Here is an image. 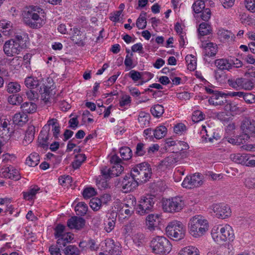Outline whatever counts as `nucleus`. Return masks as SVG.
<instances>
[{
  "mask_svg": "<svg viewBox=\"0 0 255 255\" xmlns=\"http://www.w3.org/2000/svg\"><path fill=\"white\" fill-rule=\"evenodd\" d=\"M85 224V220L80 217L73 216L68 220L67 225L70 229L79 230L82 229Z\"/></svg>",
  "mask_w": 255,
  "mask_h": 255,
  "instance_id": "obj_15",
  "label": "nucleus"
},
{
  "mask_svg": "<svg viewBox=\"0 0 255 255\" xmlns=\"http://www.w3.org/2000/svg\"><path fill=\"white\" fill-rule=\"evenodd\" d=\"M120 153L123 160H128L132 157V151L128 147H121L120 149Z\"/></svg>",
  "mask_w": 255,
  "mask_h": 255,
  "instance_id": "obj_42",
  "label": "nucleus"
},
{
  "mask_svg": "<svg viewBox=\"0 0 255 255\" xmlns=\"http://www.w3.org/2000/svg\"><path fill=\"white\" fill-rule=\"evenodd\" d=\"M185 206V200L182 197L176 196L163 199L162 201L163 209L168 213L178 212L181 211Z\"/></svg>",
  "mask_w": 255,
  "mask_h": 255,
  "instance_id": "obj_4",
  "label": "nucleus"
},
{
  "mask_svg": "<svg viewBox=\"0 0 255 255\" xmlns=\"http://www.w3.org/2000/svg\"><path fill=\"white\" fill-rule=\"evenodd\" d=\"M35 133V127L30 126L28 127L25 132L24 140L26 143H30L33 139Z\"/></svg>",
  "mask_w": 255,
  "mask_h": 255,
  "instance_id": "obj_39",
  "label": "nucleus"
},
{
  "mask_svg": "<svg viewBox=\"0 0 255 255\" xmlns=\"http://www.w3.org/2000/svg\"><path fill=\"white\" fill-rule=\"evenodd\" d=\"M40 157L37 153L33 152L30 154L26 160V163L29 166L34 167L39 162Z\"/></svg>",
  "mask_w": 255,
  "mask_h": 255,
  "instance_id": "obj_35",
  "label": "nucleus"
},
{
  "mask_svg": "<svg viewBox=\"0 0 255 255\" xmlns=\"http://www.w3.org/2000/svg\"><path fill=\"white\" fill-rule=\"evenodd\" d=\"M218 255H231L233 247L229 243L218 247Z\"/></svg>",
  "mask_w": 255,
  "mask_h": 255,
  "instance_id": "obj_34",
  "label": "nucleus"
},
{
  "mask_svg": "<svg viewBox=\"0 0 255 255\" xmlns=\"http://www.w3.org/2000/svg\"><path fill=\"white\" fill-rule=\"evenodd\" d=\"M177 255H200V252L196 247L189 246L180 250Z\"/></svg>",
  "mask_w": 255,
  "mask_h": 255,
  "instance_id": "obj_24",
  "label": "nucleus"
},
{
  "mask_svg": "<svg viewBox=\"0 0 255 255\" xmlns=\"http://www.w3.org/2000/svg\"><path fill=\"white\" fill-rule=\"evenodd\" d=\"M150 116L148 113L141 111L138 116V122L139 126L144 128L148 127L150 124Z\"/></svg>",
  "mask_w": 255,
  "mask_h": 255,
  "instance_id": "obj_23",
  "label": "nucleus"
},
{
  "mask_svg": "<svg viewBox=\"0 0 255 255\" xmlns=\"http://www.w3.org/2000/svg\"><path fill=\"white\" fill-rule=\"evenodd\" d=\"M215 64L217 67L221 70H229L232 68L231 63H230L229 61L226 59L216 60Z\"/></svg>",
  "mask_w": 255,
  "mask_h": 255,
  "instance_id": "obj_28",
  "label": "nucleus"
},
{
  "mask_svg": "<svg viewBox=\"0 0 255 255\" xmlns=\"http://www.w3.org/2000/svg\"><path fill=\"white\" fill-rule=\"evenodd\" d=\"M241 128L247 136V138L250 136H254L255 134V121L250 119L246 118L242 123Z\"/></svg>",
  "mask_w": 255,
  "mask_h": 255,
  "instance_id": "obj_12",
  "label": "nucleus"
},
{
  "mask_svg": "<svg viewBox=\"0 0 255 255\" xmlns=\"http://www.w3.org/2000/svg\"><path fill=\"white\" fill-rule=\"evenodd\" d=\"M218 38L222 42L232 41L234 35L228 30L219 28L217 32Z\"/></svg>",
  "mask_w": 255,
  "mask_h": 255,
  "instance_id": "obj_21",
  "label": "nucleus"
},
{
  "mask_svg": "<svg viewBox=\"0 0 255 255\" xmlns=\"http://www.w3.org/2000/svg\"><path fill=\"white\" fill-rule=\"evenodd\" d=\"M203 183L202 175L196 173L192 175L187 176L182 182V185L184 188L192 189L201 186Z\"/></svg>",
  "mask_w": 255,
  "mask_h": 255,
  "instance_id": "obj_8",
  "label": "nucleus"
},
{
  "mask_svg": "<svg viewBox=\"0 0 255 255\" xmlns=\"http://www.w3.org/2000/svg\"><path fill=\"white\" fill-rule=\"evenodd\" d=\"M110 162L113 164L112 168H110L111 175H113V177L121 174L124 171V167L121 164V159L117 155L115 154L111 157Z\"/></svg>",
  "mask_w": 255,
  "mask_h": 255,
  "instance_id": "obj_11",
  "label": "nucleus"
},
{
  "mask_svg": "<svg viewBox=\"0 0 255 255\" xmlns=\"http://www.w3.org/2000/svg\"><path fill=\"white\" fill-rule=\"evenodd\" d=\"M254 87V84L251 80L242 78L241 89L251 90Z\"/></svg>",
  "mask_w": 255,
  "mask_h": 255,
  "instance_id": "obj_50",
  "label": "nucleus"
},
{
  "mask_svg": "<svg viewBox=\"0 0 255 255\" xmlns=\"http://www.w3.org/2000/svg\"><path fill=\"white\" fill-rule=\"evenodd\" d=\"M75 210L78 215L83 216L86 214L88 207L85 203L79 202L75 206Z\"/></svg>",
  "mask_w": 255,
  "mask_h": 255,
  "instance_id": "obj_44",
  "label": "nucleus"
},
{
  "mask_svg": "<svg viewBox=\"0 0 255 255\" xmlns=\"http://www.w3.org/2000/svg\"><path fill=\"white\" fill-rule=\"evenodd\" d=\"M20 108L23 113L32 114L36 112L37 106L33 102H26L21 105Z\"/></svg>",
  "mask_w": 255,
  "mask_h": 255,
  "instance_id": "obj_27",
  "label": "nucleus"
},
{
  "mask_svg": "<svg viewBox=\"0 0 255 255\" xmlns=\"http://www.w3.org/2000/svg\"><path fill=\"white\" fill-rule=\"evenodd\" d=\"M242 78H238L235 79H229L228 83L229 85L237 90H241Z\"/></svg>",
  "mask_w": 255,
  "mask_h": 255,
  "instance_id": "obj_56",
  "label": "nucleus"
},
{
  "mask_svg": "<svg viewBox=\"0 0 255 255\" xmlns=\"http://www.w3.org/2000/svg\"><path fill=\"white\" fill-rule=\"evenodd\" d=\"M96 194V192L94 188L92 187L86 188L83 192V196L85 199L90 198Z\"/></svg>",
  "mask_w": 255,
  "mask_h": 255,
  "instance_id": "obj_62",
  "label": "nucleus"
},
{
  "mask_svg": "<svg viewBox=\"0 0 255 255\" xmlns=\"http://www.w3.org/2000/svg\"><path fill=\"white\" fill-rule=\"evenodd\" d=\"M185 228L180 221H173L166 228V234L170 238L178 241L183 239L185 236Z\"/></svg>",
  "mask_w": 255,
  "mask_h": 255,
  "instance_id": "obj_5",
  "label": "nucleus"
},
{
  "mask_svg": "<svg viewBox=\"0 0 255 255\" xmlns=\"http://www.w3.org/2000/svg\"><path fill=\"white\" fill-rule=\"evenodd\" d=\"M43 9L37 6L27 7L23 13L25 23L32 28H39L45 23Z\"/></svg>",
  "mask_w": 255,
  "mask_h": 255,
  "instance_id": "obj_1",
  "label": "nucleus"
},
{
  "mask_svg": "<svg viewBox=\"0 0 255 255\" xmlns=\"http://www.w3.org/2000/svg\"><path fill=\"white\" fill-rule=\"evenodd\" d=\"M167 146L170 147L174 145H182L183 147H181L180 150H182L183 149H185L188 148V145L185 142L182 141H178L177 142L174 140H171L170 139H168L166 141L165 143Z\"/></svg>",
  "mask_w": 255,
  "mask_h": 255,
  "instance_id": "obj_52",
  "label": "nucleus"
},
{
  "mask_svg": "<svg viewBox=\"0 0 255 255\" xmlns=\"http://www.w3.org/2000/svg\"><path fill=\"white\" fill-rule=\"evenodd\" d=\"M248 157V154L246 153L232 154L230 156L233 161L243 165H245L247 160L249 159Z\"/></svg>",
  "mask_w": 255,
  "mask_h": 255,
  "instance_id": "obj_26",
  "label": "nucleus"
},
{
  "mask_svg": "<svg viewBox=\"0 0 255 255\" xmlns=\"http://www.w3.org/2000/svg\"><path fill=\"white\" fill-rule=\"evenodd\" d=\"M130 174L139 183L146 182L151 177L152 174L151 168L148 163L142 162L137 164L132 168Z\"/></svg>",
  "mask_w": 255,
  "mask_h": 255,
  "instance_id": "obj_3",
  "label": "nucleus"
},
{
  "mask_svg": "<svg viewBox=\"0 0 255 255\" xmlns=\"http://www.w3.org/2000/svg\"><path fill=\"white\" fill-rule=\"evenodd\" d=\"M40 190V188L36 185L31 186L27 192H23V198L28 201L32 200Z\"/></svg>",
  "mask_w": 255,
  "mask_h": 255,
  "instance_id": "obj_29",
  "label": "nucleus"
},
{
  "mask_svg": "<svg viewBox=\"0 0 255 255\" xmlns=\"http://www.w3.org/2000/svg\"><path fill=\"white\" fill-rule=\"evenodd\" d=\"M226 93L215 92L208 100L210 104L214 106H222L226 102Z\"/></svg>",
  "mask_w": 255,
  "mask_h": 255,
  "instance_id": "obj_16",
  "label": "nucleus"
},
{
  "mask_svg": "<svg viewBox=\"0 0 255 255\" xmlns=\"http://www.w3.org/2000/svg\"><path fill=\"white\" fill-rule=\"evenodd\" d=\"M155 198L151 195L141 197L139 204L136 208V212L139 215H144L150 212L153 209Z\"/></svg>",
  "mask_w": 255,
  "mask_h": 255,
  "instance_id": "obj_7",
  "label": "nucleus"
},
{
  "mask_svg": "<svg viewBox=\"0 0 255 255\" xmlns=\"http://www.w3.org/2000/svg\"><path fill=\"white\" fill-rule=\"evenodd\" d=\"M179 160L178 153H172L161 161L158 165V168L162 169L172 166Z\"/></svg>",
  "mask_w": 255,
  "mask_h": 255,
  "instance_id": "obj_18",
  "label": "nucleus"
},
{
  "mask_svg": "<svg viewBox=\"0 0 255 255\" xmlns=\"http://www.w3.org/2000/svg\"><path fill=\"white\" fill-rule=\"evenodd\" d=\"M153 131L154 137L156 139H161L166 135L167 129L165 126H160L156 127Z\"/></svg>",
  "mask_w": 255,
  "mask_h": 255,
  "instance_id": "obj_36",
  "label": "nucleus"
},
{
  "mask_svg": "<svg viewBox=\"0 0 255 255\" xmlns=\"http://www.w3.org/2000/svg\"><path fill=\"white\" fill-rule=\"evenodd\" d=\"M212 209L215 216L218 218L225 219L231 215V210L227 205L222 204H214Z\"/></svg>",
  "mask_w": 255,
  "mask_h": 255,
  "instance_id": "obj_10",
  "label": "nucleus"
},
{
  "mask_svg": "<svg viewBox=\"0 0 255 255\" xmlns=\"http://www.w3.org/2000/svg\"><path fill=\"white\" fill-rule=\"evenodd\" d=\"M109 246H108V253L106 254L107 255H120V252L118 248L115 247L113 243H108Z\"/></svg>",
  "mask_w": 255,
  "mask_h": 255,
  "instance_id": "obj_64",
  "label": "nucleus"
},
{
  "mask_svg": "<svg viewBox=\"0 0 255 255\" xmlns=\"http://www.w3.org/2000/svg\"><path fill=\"white\" fill-rule=\"evenodd\" d=\"M64 253L66 255H79L80 251L76 246L69 245L65 248Z\"/></svg>",
  "mask_w": 255,
  "mask_h": 255,
  "instance_id": "obj_49",
  "label": "nucleus"
},
{
  "mask_svg": "<svg viewBox=\"0 0 255 255\" xmlns=\"http://www.w3.org/2000/svg\"><path fill=\"white\" fill-rule=\"evenodd\" d=\"M136 201L135 197L129 196L127 198L123 207L134 211V209H136Z\"/></svg>",
  "mask_w": 255,
  "mask_h": 255,
  "instance_id": "obj_41",
  "label": "nucleus"
},
{
  "mask_svg": "<svg viewBox=\"0 0 255 255\" xmlns=\"http://www.w3.org/2000/svg\"><path fill=\"white\" fill-rule=\"evenodd\" d=\"M158 214H149L146 219L147 229L150 231L154 230L156 221L159 219Z\"/></svg>",
  "mask_w": 255,
  "mask_h": 255,
  "instance_id": "obj_31",
  "label": "nucleus"
},
{
  "mask_svg": "<svg viewBox=\"0 0 255 255\" xmlns=\"http://www.w3.org/2000/svg\"><path fill=\"white\" fill-rule=\"evenodd\" d=\"M21 86L17 82H10L6 86V91L9 93H16L20 91Z\"/></svg>",
  "mask_w": 255,
  "mask_h": 255,
  "instance_id": "obj_40",
  "label": "nucleus"
},
{
  "mask_svg": "<svg viewBox=\"0 0 255 255\" xmlns=\"http://www.w3.org/2000/svg\"><path fill=\"white\" fill-rule=\"evenodd\" d=\"M111 216L112 217L109 218L105 222V230L107 233L111 232L115 227L116 215L113 213Z\"/></svg>",
  "mask_w": 255,
  "mask_h": 255,
  "instance_id": "obj_33",
  "label": "nucleus"
},
{
  "mask_svg": "<svg viewBox=\"0 0 255 255\" xmlns=\"http://www.w3.org/2000/svg\"><path fill=\"white\" fill-rule=\"evenodd\" d=\"M222 234L224 242L229 243L233 241L234 239V234L231 226L229 225L222 226Z\"/></svg>",
  "mask_w": 255,
  "mask_h": 255,
  "instance_id": "obj_22",
  "label": "nucleus"
},
{
  "mask_svg": "<svg viewBox=\"0 0 255 255\" xmlns=\"http://www.w3.org/2000/svg\"><path fill=\"white\" fill-rule=\"evenodd\" d=\"M188 227L189 233L192 237L200 238L208 231L209 225L204 217L198 215L190 219Z\"/></svg>",
  "mask_w": 255,
  "mask_h": 255,
  "instance_id": "obj_2",
  "label": "nucleus"
},
{
  "mask_svg": "<svg viewBox=\"0 0 255 255\" xmlns=\"http://www.w3.org/2000/svg\"><path fill=\"white\" fill-rule=\"evenodd\" d=\"M150 112L154 117H159L163 114L164 108L160 105H156L151 108Z\"/></svg>",
  "mask_w": 255,
  "mask_h": 255,
  "instance_id": "obj_51",
  "label": "nucleus"
},
{
  "mask_svg": "<svg viewBox=\"0 0 255 255\" xmlns=\"http://www.w3.org/2000/svg\"><path fill=\"white\" fill-rule=\"evenodd\" d=\"M139 183L137 180L130 174V175H126L120 184L123 192L127 193L134 189Z\"/></svg>",
  "mask_w": 255,
  "mask_h": 255,
  "instance_id": "obj_9",
  "label": "nucleus"
},
{
  "mask_svg": "<svg viewBox=\"0 0 255 255\" xmlns=\"http://www.w3.org/2000/svg\"><path fill=\"white\" fill-rule=\"evenodd\" d=\"M22 101V97L19 95H12L8 98V103L13 105L20 104Z\"/></svg>",
  "mask_w": 255,
  "mask_h": 255,
  "instance_id": "obj_54",
  "label": "nucleus"
},
{
  "mask_svg": "<svg viewBox=\"0 0 255 255\" xmlns=\"http://www.w3.org/2000/svg\"><path fill=\"white\" fill-rule=\"evenodd\" d=\"M26 38V34L24 33L16 34L14 39H12L15 43L19 44L20 48H22L25 45L24 38Z\"/></svg>",
  "mask_w": 255,
  "mask_h": 255,
  "instance_id": "obj_57",
  "label": "nucleus"
},
{
  "mask_svg": "<svg viewBox=\"0 0 255 255\" xmlns=\"http://www.w3.org/2000/svg\"><path fill=\"white\" fill-rule=\"evenodd\" d=\"M137 226L135 220H131L124 227V232L125 234H129L134 230Z\"/></svg>",
  "mask_w": 255,
  "mask_h": 255,
  "instance_id": "obj_55",
  "label": "nucleus"
},
{
  "mask_svg": "<svg viewBox=\"0 0 255 255\" xmlns=\"http://www.w3.org/2000/svg\"><path fill=\"white\" fill-rule=\"evenodd\" d=\"M91 208L94 211L99 210L102 206L101 201L98 198H92L89 203Z\"/></svg>",
  "mask_w": 255,
  "mask_h": 255,
  "instance_id": "obj_59",
  "label": "nucleus"
},
{
  "mask_svg": "<svg viewBox=\"0 0 255 255\" xmlns=\"http://www.w3.org/2000/svg\"><path fill=\"white\" fill-rule=\"evenodd\" d=\"M198 30L200 35H207L211 33L212 27L209 22H203L200 24Z\"/></svg>",
  "mask_w": 255,
  "mask_h": 255,
  "instance_id": "obj_32",
  "label": "nucleus"
},
{
  "mask_svg": "<svg viewBox=\"0 0 255 255\" xmlns=\"http://www.w3.org/2000/svg\"><path fill=\"white\" fill-rule=\"evenodd\" d=\"M201 47L204 49L205 55L209 57L214 56L218 51L217 45L213 42H202Z\"/></svg>",
  "mask_w": 255,
  "mask_h": 255,
  "instance_id": "obj_19",
  "label": "nucleus"
},
{
  "mask_svg": "<svg viewBox=\"0 0 255 255\" xmlns=\"http://www.w3.org/2000/svg\"><path fill=\"white\" fill-rule=\"evenodd\" d=\"M12 120L14 124L21 126L27 121V117L25 115L16 113L14 115Z\"/></svg>",
  "mask_w": 255,
  "mask_h": 255,
  "instance_id": "obj_43",
  "label": "nucleus"
},
{
  "mask_svg": "<svg viewBox=\"0 0 255 255\" xmlns=\"http://www.w3.org/2000/svg\"><path fill=\"white\" fill-rule=\"evenodd\" d=\"M152 251L155 254H168L171 250V244L165 237L157 236L150 243Z\"/></svg>",
  "mask_w": 255,
  "mask_h": 255,
  "instance_id": "obj_6",
  "label": "nucleus"
},
{
  "mask_svg": "<svg viewBox=\"0 0 255 255\" xmlns=\"http://www.w3.org/2000/svg\"><path fill=\"white\" fill-rule=\"evenodd\" d=\"M73 239L72 235L70 233H66L62 238H60L57 240V243L60 245H62L63 246H65L67 243L70 242Z\"/></svg>",
  "mask_w": 255,
  "mask_h": 255,
  "instance_id": "obj_48",
  "label": "nucleus"
},
{
  "mask_svg": "<svg viewBox=\"0 0 255 255\" xmlns=\"http://www.w3.org/2000/svg\"><path fill=\"white\" fill-rule=\"evenodd\" d=\"M59 182L63 186L68 187L72 183V178L69 175H64L59 178Z\"/></svg>",
  "mask_w": 255,
  "mask_h": 255,
  "instance_id": "obj_60",
  "label": "nucleus"
},
{
  "mask_svg": "<svg viewBox=\"0 0 255 255\" xmlns=\"http://www.w3.org/2000/svg\"><path fill=\"white\" fill-rule=\"evenodd\" d=\"M146 12H142L137 18L136 22V26L139 29H144L146 26Z\"/></svg>",
  "mask_w": 255,
  "mask_h": 255,
  "instance_id": "obj_47",
  "label": "nucleus"
},
{
  "mask_svg": "<svg viewBox=\"0 0 255 255\" xmlns=\"http://www.w3.org/2000/svg\"><path fill=\"white\" fill-rule=\"evenodd\" d=\"M65 227L61 224H58L54 229V236L56 238H62L65 234L64 233Z\"/></svg>",
  "mask_w": 255,
  "mask_h": 255,
  "instance_id": "obj_58",
  "label": "nucleus"
},
{
  "mask_svg": "<svg viewBox=\"0 0 255 255\" xmlns=\"http://www.w3.org/2000/svg\"><path fill=\"white\" fill-rule=\"evenodd\" d=\"M128 76L134 81L136 82L142 78V72L134 70H131L128 73Z\"/></svg>",
  "mask_w": 255,
  "mask_h": 255,
  "instance_id": "obj_63",
  "label": "nucleus"
},
{
  "mask_svg": "<svg viewBox=\"0 0 255 255\" xmlns=\"http://www.w3.org/2000/svg\"><path fill=\"white\" fill-rule=\"evenodd\" d=\"M49 128L50 126H52V131H53V136L55 138L58 137V135L60 132V127L58 120L56 119H51L48 121L47 124L46 125Z\"/></svg>",
  "mask_w": 255,
  "mask_h": 255,
  "instance_id": "obj_30",
  "label": "nucleus"
},
{
  "mask_svg": "<svg viewBox=\"0 0 255 255\" xmlns=\"http://www.w3.org/2000/svg\"><path fill=\"white\" fill-rule=\"evenodd\" d=\"M205 6V2L202 0H199L196 1L193 4L192 8L195 13H199L202 11Z\"/></svg>",
  "mask_w": 255,
  "mask_h": 255,
  "instance_id": "obj_53",
  "label": "nucleus"
},
{
  "mask_svg": "<svg viewBox=\"0 0 255 255\" xmlns=\"http://www.w3.org/2000/svg\"><path fill=\"white\" fill-rule=\"evenodd\" d=\"M185 60L187 64V68L190 71H194L196 69V58L193 55H188L185 57Z\"/></svg>",
  "mask_w": 255,
  "mask_h": 255,
  "instance_id": "obj_37",
  "label": "nucleus"
},
{
  "mask_svg": "<svg viewBox=\"0 0 255 255\" xmlns=\"http://www.w3.org/2000/svg\"><path fill=\"white\" fill-rule=\"evenodd\" d=\"M211 235L213 240L217 244H221L224 242L222 226L214 227L211 230Z\"/></svg>",
  "mask_w": 255,
  "mask_h": 255,
  "instance_id": "obj_20",
  "label": "nucleus"
},
{
  "mask_svg": "<svg viewBox=\"0 0 255 255\" xmlns=\"http://www.w3.org/2000/svg\"><path fill=\"white\" fill-rule=\"evenodd\" d=\"M131 102V99L128 95H124L121 99L119 102V109L124 110L127 109L128 106H129Z\"/></svg>",
  "mask_w": 255,
  "mask_h": 255,
  "instance_id": "obj_38",
  "label": "nucleus"
},
{
  "mask_svg": "<svg viewBox=\"0 0 255 255\" xmlns=\"http://www.w3.org/2000/svg\"><path fill=\"white\" fill-rule=\"evenodd\" d=\"M86 157L85 154H79L76 155L74 161L72 162V166L74 169L78 168L82 163L86 160Z\"/></svg>",
  "mask_w": 255,
  "mask_h": 255,
  "instance_id": "obj_45",
  "label": "nucleus"
},
{
  "mask_svg": "<svg viewBox=\"0 0 255 255\" xmlns=\"http://www.w3.org/2000/svg\"><path fill=\"white\" fill-rule=\"evenodd\" d=\"M1 177L11 179L14 180H18L21 176L19 171L12 166H9L3 168L0 172Z\"/></svg>",
  "mask_w": 255,
  "mask_h": 255,
  "instance_id": "obj_14",
  "label": "nucleus"
},
{
  "mask_svg": "<svg viewBox=\"0 0 255 255\" xmlns=\"http://www.w3.org/2000/svg\"><path fill=\"white\" fill-rule=\"evenodd\" d=\"M50 128L45 125L40 131L38 138V144L43 148H47L48 146L49 131Z\"/></svg>",
  "mask_w": 255,
  "mask_h": 255,
  "instance_id": "obj_17",
  "label": "nucleus"
},
{
  "mask_svg": "<svg viewBox=\"0 0 255 255\" xmlns=\"http://www.w3.org/2000/svg\"><path fill=\"white\" fill-rule=\"evenodd\" d=\"M201 134H202L201 139L202 142L213 143L215 140L217 141L218 140V138L214 135H210L208 134V131L205 126H202Z\"/></svg>",
  "mask_w": 255,
  "mask_h": 255,
  "instance_id": "obj_25",
  "label": "nucleus"
},
{
  "mask_svg": "<svg viewBox=\"0 0 255 255\" xmlns=\"http://www.w3.org/2000/svg\"><path fill=\"white\" fill-rule=\"evenodd\" d=\"M25 86L30 89H34L36 88L39 85V81L37 78L33 77H27L25 80Z\"/></svg>",
  "mask_w": 255,
  "mask_h": 255,
  "instance_id": "obj_46",
  "label": "nucleus"
},
{
  "mask_svg": "<svg viewBox=\"0 0 255 255\" xmlns=\"http://www.w3.org/2000/svg\"><path fill=\"white\" fill-rule=\"evenodd\" d=\"M21 49L19 44L15 43L11 39L6 41L3 47L4 53L8 56H13L15 54H18Z\"/></svg>",
  "mask_w": 255,
  "mask_h": 255,
  "instance_id": "obj_13",
  "label": "nucleus"
},
{
  "mask_svg": "<svg viewBox=\"0 0 255 255\" xmlns=\"http://www.w3.org/2000/svg\"><path fill=\"white\" fill-rule=\"evenodd\" d=\"M133 241L138 246L142 245L144 242V235L142 233L135 234L133 237Z\"/></svg>",
  "mask_w": 255,
  "mask_h": 255,
  "instance_id": "obj_61",
  "label": "nucleus"
}]
</instances>
